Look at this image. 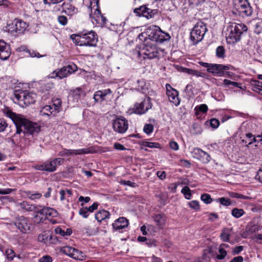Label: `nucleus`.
<instances>
[{"instance_id": "1", "label": "nucleus", "mask_w": 262, "mask_h": 262, "mask_svg": "<svg viewBox=\"0 0 262 262\" xmlns=\"http://www.w3.org/2000/svg\"><path fill=\"white\" fill-rule=\"evenodd\" d=\"M6 114L12 119L15 125L16 131L14 136L21 133L23 134L24 136H34L40 132L39 125L25 118L23 116L10 111H7Z\"/></svg>"}, {"instance_id": "2", "label": "nucleus", "mask_w": 262, "mask_h": 262, "mask_svg": "<svg viewBox=\"0 0 262 262\" xmlns=\"http://www.w3.org/2000/svg\"><path fill=\"white\" fill-rule=\"evenodd\" d=\"M227 30L229 34L227 41L229 44H233L241 40L242 35L247 31L248 27L243 23H230Z\"/></svg>"}, {"instance_id": "3", "label": "nucleus", "mask_w": 262, "mask_h": 262, "mask_svg": "<svg viewBox=\"0 0 262 262\" xmlns=\"http://www.w3.org/2000/svg\"><path fill=\"white\" fill-rule=\"evenodd\" d=\"M36 95L33 93H29L27 91H19L15 92L13 99L15 103H17L22 107L33 104L36 99Z\"/></svg>"}, {"instance_id": "4", "label": "nucleus", "mask_w": 262, "mask_h": 262, "mask_svg": "<svg viewBox=\"0 0 262 262\" xmlns=\"http://www.w3.org/2000/svg\"><path fill=\"white\" fill-rule=\"evenodd\" d=\"M207 31V28L205 23L201 21L198 22L190 32V39L193 44L196 45L201 41Z\"/></svg>"}, {"instance_id": "5", "label": "nucleus", "mask_w": 262, "mask_h": 262, "mask_svg": "<svg viewBox=\"0 0 262 262\" xmlns=\"http://www.w3.org/2000/svg\"><path fill=\"white\" fill-rule=\"evenodd\" d=\"M232 12L235 15L242 17L250 16L252 14L253 9L248 0H237Z\"/></svg>"}, {"instance_id": "6", "label": "nucleus", "mask_w": 262, "mask_h": 262, "mask_svg": "<svg viewBox=\"0 0 262 262\" xmlns=\"http://www.w3.org/2000/svg\"><path fill=\"white\" fill-rule=\"evenodd\" d=\"M140 50L138 52L139 56L144 55V59H149L158 58L159 51L157 47L150 42L144 43L140 46Z\"/></svg>"}, {"instance_id": "7", "label": "nucleus", "mask_w": 262, "mask_h": 262, "mask_svg": "<svg viewBox=\"0 0 262 262\" xmlns=\"http://www.w3.org/2000/svg\"><path fill=\"white\" fill-rule=\"evenodd\" d=\"M28 25L24 21L15 18L5 27V31L15 36L23 33L28 27Z\"/></svg>"}, {"instance_id": "8", "label": "nucleus", "mask_w": 262, "mask_h": 262, "mask_svg": "<svg viewBox=\"0 0 262 262\" xmlns=\"http://www.w3.org/2000/svg\"><path fill=\"white\" fill-rule=\"evenodd\" d=\"M112 127L115 132L124 134L128 128V121L122 116H116L113 120Z\"/></svg>"}, {"instance_id": "9", "label": "nucleus", "mask_w": 262, "mask_h": 262, "mask_svg": "<svg viewBox=\"0 0 262 262\" xmlns=\"http://www.w3.org/2000/svg\"><path fill=\"white\" fill-rule=\"evenodd\" d=\"M79 46L96 47L98 41L97 35L95 32L90 31L80 37Z\"/></svg>"}, {"instance_id": "10", "label": "nucleus", "mask_w": 262, "mask_h": 262, "mask_svg": "<svg viewBox=\"0 0 262 262\" xmlns=\"http://www.w3.org/2000/svg\"><path fill=\"white\" fill-rule=\"evenodd\" d=\"M148 5H143L134 10V13L139 17H144L147 19L153 18L158 13L157 9H151L148 7Z\"/></svg>"}, {"instance_id": "11", "label": "nucleus", "mask_w": 262, "mask_h": 262, "mask_svg": "<svg viewBox=\"0 0 262 262\" xmlns=\"http://www.w3.org/2000/svg\"><path fill=\"white\" fill-rule=\"evenodd\" d=\"M77 69V67L75 64L68 65V66L63 67L61 69L54 71L52 73L53 75L51 76V77L54 78L58 77L61 79L74 73Z\"/></svg>"}, {"instance_id": "12", "label": "nucleus", "mask_w": 262, "mask_h": 262, "mask_svg": "<svg viewBox=\"0 0 262 262\" xmlns=\"http://www.w3.org/2000/svg\"><path fill=\"white\" fill-rule=\"evenodd\" d=\"M97 152V150L95 149L93 146L89 148L79 149H63L62 151H60L58 154L59 156H70L73 155H82L88 154H94Z\"/></svg>"}, {"instance_id": "13", "label": "nucleus", "mask_w": 262, "mask_h": 262, "mask_svg": "<svg viewBox=\"0 0 262 262\" xmlns=\"http://www.w3.org/2000/svg\"><path fill=\"white\" fill-rule=\"evenodd\" d=\"M13 223L23 233H26L31 230V224L29 222L28 219L24 216L16 217Z\"/></svg>"}, {"instance_id": "14", "label": "nucleus", "mask_w": 262, "mask_h": 262, "mask_svg": "<svg viewBox=\"0 0 262 262\" xmlns=\"http://www.w3.org/2000/svg\"><path fill=\"white\" fill-rule=\"evenodd\" d=\"M200 64L204 67L207 68V72L212 73L214 76L222 74L223 71L222 70L226 69L227 68L221 64L209 63L204 62H200Z\"/></svg>"}, {"instance_id": "15", "label": "nucleus", "mask_w": 262, "mask_h": 262, "mask_svg": "<svg viewBox=\"0 0 262 262\" xmlns=\"http://www.w3.org/2000/svg\"><path fill=\"white\" fill-rule=\"evenodd\" d=\"M165 87L166 95L168 97L169 100L176 106L179 105L180 101L178 98V91L172 88L170 84L168 83L166 84Z\"/></svg>"}, {"instance_id": "16", "label": "nucleus", "mask_w": 262, "mask_h": 262, "mask_svg": "<svg viewBox=\"0 0 262 262\" xmlns=\"http://www.w3.org/2000/svg\"><path fill=\"white\" fill-rule=\"evenodd\" d=\"M192 153L193 158L204 164L209 163L211 159L210 156L208 153L199 148H194Z\"/></svg>"}, {"instance_id": "17", "label": "nucleus", "mask_w": 262, "mask_h": 262, "mask_svg": "<svg viewBox=\"0 0 262 262\" xmlns=\"http://www.w3.org/2000/svg\"><path fill=\"white\" fill-rule=\"evenodd\" d=\"M151 99L148 97L140 103L135 105V113L138 114H144L149 108H151Z\"/></svg>"}, {"instance_id": "18", "label": "nucleus", "mask_w": 262, "mask_h": 262, "mask_svg": "<svg viewBox=\"0 0 262 262\" xmlns=\"http://www.w3.org/2000/svg\"><path fill=\"white\" fill-rule=\"evenodd\" d=\"M11 54V49L9 44L4 40H0V59L2 60H7Z\"/></svg>"}, {"instance_id": "19", "label": "nucleus", "mask_w": 262, "mask_h": 262, "mask_svg": "<svg viewBox=\"0 0 262 262\" xmlns=\"http://www.w3.org/2000/svg\"><path fill=\"white\" fill-rule=\"evenodd\" d=\"M36 170L46 171L49 172H52L56 170L54 163L52 160H47L41 164H37L34 166Z\"/></svg>"}, {"instance_id": "20", "label": "nucleus", "mask_w": 262, "mask_h": 262, "mask_svg": "<svg viewBox=\"0 0 262 262\" xmlns=\"http://www.w3.org/2000/svg\"><path fill=\"white\" fill-rule=\"evenodd\" d=\"M112 93V91L110 89L96 91L93 95L95 103L102 102L105 99V97L107 95Z\"/></svg>"}, {"instance_id": "21", "label": "nucleus", "mask_w": 262, "mask_h": 262, "mask_svg": "<svg viewBox=\"0 0 262 262\" xmlns=\"http://www.w3.org/2000/svg\"><path fill=\"white\" fill-rule=\"evenodd\" d=\"M146 29V34H147L148 36V39L156 42L157 38L158 37V35L160 33V31L161 30L160 27L157 26L151 25Z\"/></svg>"}, {"instance_id": "22", "label": "nucleus", "mask_w": 262, "mask_h": 262, "mask_svg": "<svg viewBox=\"0 0 262 262\" xmlns=\"http://www.w3.org/2000/svg\"><path fill=\"white\" fill-rule=\"evenodd\" d=\"M128 221L124 217H120L113 223V228L115 230H120L127 227L128 225Z\"/></svg>"}, {"instance_id": "23", "label": "nucleus", "mask_w": 262, "mask_h": 262, "mask_svg": "<svg viewBox=\"0 0 262 262\" xmlns=\"http://www.w3.org/2000/svg\"><path fill=\"white\" fill-rule=\"evenodd\" d=\"M61 7L62 8L61 12L68 15L72 16L78 12L77 8L69 3H63Z\"/></svg>"}, {"instance_id": "24", "label": "nucleus", "mask_w": 262, "mask_h": 262, "mask_svg": "<svg viewBox=\"0 0 262 262\" xmlns=\"http://www.w3.org/2000/svg\"><path fill=\"white\" fill-rule=\"evenodd\" d=\"M22 209L27 211H32L35 213L37 209V206L30 204L27 201H23L18 204Z\"/></svg>"}, {"instance_id": "25", "label": "nucleus", "mask_w": 262, "mask_h": 262, "mask_svg": "<svg viewBox=\"0 0 262 262\" xmlns=\"http://www.w3.org/2000/svg\"><path fill=\"white\" fill-rule=\"evenodd\" d=\"M41 207V206L40 205L37 206V209L35 212L36 213H39L43 215H51L52 214V211L53 210L52 208L43 207L42 208L39 209V208ZM37 214H36L34 216V218H37Z\"/></svg>"}, {"instance_id": "26", "label": "nucleus", "mask_w": 262, "mask_h": 262, "mask_svg": "<svg viewBox=\"0 0 262 262\" xmlns=\"http://www.w3.org/2000/svg\"><path fill=\"white\" fill-rule=\"evenodd\" d=\"M55 111H54L53 107L51 105H45L39 111V114L40 116H47L49 117L51 115H53L54 116L56 115L54 114Z\"/></svg>"}, {"instance_id": "27", "label": "nucleus", "mask_w": 262, "mask_h": 262, "mask_svg": "<svg viewBox=\"0 0 262 262\" xmlns=\"http://www.w3.org/2000/svg\"><path fill=\"white\" fill-rule=\"evenodd\" d=\"M110 213L108 211L105 210H99L98 212H97L95 215V217L96 220L98 222H101L102 220L108 219L110 217Z\"/></svg>"}, {"instance_id": "28", "label": "nucleus", "mask_w": 262, "mask_h": 262, "mask_svg": "<svg viewBox=\"0 0 262 262\" xmlns=\"http://www.w3.org/2000/svg\"><path fill=\"white\" fill-rule=\"evenodd\" d=\"M21 191L26 197L31 200L39 199L42 196V194L39 192L33 193V192L29 190H22Z\"/></svg>"}, {"instance_id": "29", "label": "nucleus", "mask_w": 262, "mask_h": 262, "mask_svg": "<svg viewBox=\"0 0 262 262\" xmlns=\"http://www.w3.org/2000/svg\"><path fill=\"white\" fill-rule=\"evenodd\" d=\"M170 39V36L168 33H166L162 31L161 30L160 31V33L157 38V43H162L165 41H168Z\"/></svg>"}, {"instance_id": "30", "label": "nucleus", "mask_w": 262, "mask_h": 262, "mask_svg": "<svg viewBox=\"0 0 262 262\" xmlns=\"http://www.w3.org/2000/svg\"><path fill=\"white\" fill-rule=\"evenodd\" d=\"M95 14L96 15V18H95L96 21L99 23L101 21V25L106 24L107 19L101 14V11L98 8L96 9Z\"/></svg>"}, {"instance_id": "31", "label": "nucleus", "mask_w": 262, "mask_h": 262, "mask_svg": "<svg viewBox=\"0 0 262 262\" xmlns=\"http://www.w3.org/2000/svg\"><path fill=\"white\" fill-rule=\"evenodd\" d=\"M182 71L189 75H195L197 77H204L205 76V74L204 73L186 68L182 67Z\"/></svg>"}, {"instance_id": "32", "label": "nucleus", "mask_w": 262, "mask_h": 262, "mask_svg": "<svg viewBox=\"0 0 262 262\" xmlns=\"http://www.w3.org/2000/svg\"><path fill=\"white\" fill-rule=\"evenodd\" d=\"M154 221L159 226H162L165 224V215L162 214H156L153 217Z\"/></svg>"}, {"instance_id": "33", "label": "nucleus", "mask_w": 262, "mask_h": 262, "mask_svg": "<svg viewBox=\"0 0 262 262\" xmlns=\"http://www.w3.org/2000/svg\"><path fill=\"white\" fill-rule=\"evenodd\" d=\"M84 255L82 252L78 249L73 248V251L71 257L77 260H82L84 258Z\"/></svg>"}, {"instance_id": "34", "label": "nucleus", "mask_w": 262, "mask_h": 262, "mask_svg": "<svg viewBox=\"0 0 262 262\" xmlns=\"http://www.w3.org/2000/svg\"><path fill=\"white\" fill-rule=\"evenodd\" d=\"M225 52L226 50L224 47L223 46H220L216 49V56L219 58L223 59L225 57Z\"/></svg>"}, {"instance_id": "35", "label": "nucleus", "mask_w": 262, "mask_h": 262, "mask_svg": "<svg viewBox=\"0 0 262 262\" xmlns=\"http://www.w3.org/2000/svg\"><path fill=\"white\" fill-rule=\"evenodd\" d=\"M49 233L50 232H48L40 234L38 236V241L45 244H48Z\"/></svg>"}, {"instance_id": "36", "label": "nucleus", "mask_w": 262, "mask_h": 262, "mask_svg": "<svg viewBox=\"0 0 262 262\" xmlns=\"http://www.w3.org/2000/svg\"><path fill=\"white\" fill-rule=\"evenodd\" d=\"M244 213L245 211L243 209L234 208L231 211L232 215L236 219L241 217Z\"/></svg>"}, {"instance_id": "37", "label": "nucleus", "mask_w": 262, "mask_h": 262, "mask_svg": "<svg viewBox=\"0 0 262 262\" xmlns=\"http://www.w3.org/2000/svg\"><path fill=\"white\" fill-rule=\"evenodd\" d=\"M54 86V84L52 82H47L41 84L40 87V91L42 93L48 92L52 89Z\"/></svg>"}, {"instance_id": "38", "label": "nucleus", "mask_w": 262, "mask_h": 262, "mask_svg": "<svg viewBox=\"0 0 262 262\" xmlns=\"http://www.w3.org/2000/svg\"><path fill=\"white\" fill-rule=\"evenodd\" d=\"M53 106L54 107L53 108L54 111H55L54 114H56L60 111V108L61 107V100L60 99L57 98L53 100Z\"/></svg>"}, {"instance_id": "39", "label": "nucleus", "mask_w": 262, "mask_h": 262, "mask_svg": "<svg viewBox=\"0 0 262 262\" xmlns=\"http://www.w3.org/2000/svg\"><path fill=\"white\" fill-rule=\"evenodd\" d=\"M202 132L201 125L196 122L194 123L192 126V132L194 135L200 134Z\"/></svg>"}, {"instance_id": "40", "label": "nucleus", "mask_w": 262, "mask_h": 262, "mask_svg": "<svg viewBox=\"0 0 262 262\" xmlns=\"http://www.w3.org/2000/svg\"><path fill=\"white\" fill-rule=\"evenodd\" d=\"M181 193L184 195L185 199L190 200L191 197V190L188 186L184 187L181 190Z\"/></svg>"}, {"instance_id": "41", "label": "nucleus", "mask_w": 262, "mask_h": 262, "mask_svg": "<svg viewBox=\"0 0 262 262\" xmlns=\"http://www.w3.org/2000/svg\"><path fill=\"white\" fill-rule=\"evenodd\" d=\"M142 145L145 147L149 148H160L161 145L158 143L150 142L148 141H143Z\"/></svg>"}, {"instance_id": "42", "label": "nucleus", "mask_w": 262, "mask_h": 262, "mask_svg": "<svg viewBox=\"0 0 262 262\" xmlns=\"http://www.w3.org/2000/svg\"><path fill=\"white\" fill-rule=\"evenodd\" d=\"M216 201L220 202L221 205L227 207L231 205L230 200L225 197L219 198L216 200Z\"/></svg>"}, {"instance_id": "43", "label": "nucleus", "mask_w": 262, "mask_h": 262, "mask_svg": "<svg viewBox=\"0 0 262 262\" xmlns=\"http://www.w3.org/2000/svg\"><path fill=\"white\" fill-rule=\"evenodd\" d=\"M230 233L227 229H224L220 235L221 238L224 242H228L230 238Z\"/></svg>"}, {"instance_id": "44", "label": "nucleus", "mask_w": 262, "mask_h": 262, "mask_svg": "<svg viewBox=\"0 0 262 262\" xmlns=\"http://www.w3.org/2000/svg\"><path fill=\"white\" fill-rule=\"evenodd\" d=\"M73 248H74L70 246H65L61 249V252L71 257Z\"/></svg>"}, {"instance_id": "45", "label": "nucleus", "mask_w": 262, "mask_h": 262, "mask_svg": "<svg viewBox=\"0 0 262 262\" xmlns=\"http://www.w3.org/2000/svg\"><path fill=\"white\" fill-rule=\"evenodd\" d=\"M83 93H84V91L80 88H77L71 91V94L77 99L80 98Z\"/></svg>"}, {"instance_id": "46", "label": "nucleus", "mask_w": 262, "mask_h": 262, "mask_svg": "<svg viewBox=\"0 0 262 262\" xmlns=\"http://www.w3.org/2000/svg\"><path fill=\"white\" fill-rule=\"evenodd\" d=\"M201 200L204 202V203L208 204L211 203L212 199L210 194L208 193H204L201 196Z\"/></svg>"}, {"instance_id": "47", "label": "nucleus", "mask_w": 262, "mask_h": 262, "mask_svg": "<svg viewBox=\"0 0 262 262\" xmlns=\"http://www.w3.org/2000/svg\"><path fill=\"white\" fill-rule=\"evenodd\" d=\"M224 84L225 85L228 86L229 85H232L234 87L238 88L240 89H242L241 85L242 84L241 83H238L237 82L232 81L228 79H225L224 80Z\"/></svg>"}, {"instance_id": "48", "label": "nucleus", "mask_w": 262, "mask_h": 262, "mask_svg": "<svg viewBox=\"0 0 262 262\" xmlns=\"http://www.w3.org/2000/svg\"><path fill=\"white\" fill-rule=\"evenodd\" d=\"M188 205L191 208L194 209L195 210H199L200 208L199 202L198 201L193 200L190 201Z\"/></svg>"}, {"instance_id": "49", "label": "nucleus", "mask_w": 262, "mask_h": 262, "mask_svg": "<svg viewBox=\"0 0 262 262\" xmlns=\"http://www.w3.org/2000/svg\"><path fill=\"white\" fill-rule=\"evenodd\" d=\"M229 196L233 198L241 199L244 200H246L248 198V196H247L234 192H229Z\"/></svg>"}, {"instance_id": "50", "label": "nucleus", "mask_w": 262, "mask_h": 262, "mask_svg": "<svg viewBox=\"0 0 262 262\" xmlns=\"http://www.w3.org/2000/svg\"><path fill=\"white\" fill-rule=\"evenodd\" d=\"M223 66L226 67L227 68H226V69L222 70L223 71H222L223 74H221V75H215V76H222L223 75H226L229 77H231L232 76V75H233V73L231 72L227 71V70H229V67L228 66H225V65H223Z\"/></svg>"}, {"instance_id": "51", "label": "nucleus", "mask_w": 262, "mask_h": 262, "mask_svg": "<svg viewBox=\"0 0 262 262\" xmlns=\"http://www.w3.org/2000/svg\"><path fill=\"white\" fill-rule=\"evenodd\" d=\"M154 130V126L151 124H146L143 128L144 132L149 135L151 134Z\"/></svg>"}, {"instance_id": "52", "label": "nucleus", "mask_w": 262, "mask_h": 262, "mask_svg": "<svg viewBox=\"0 0 262 262\" xmlns=\"http://www.w3.org/2000/svg\"><path fill=\"white\" fill-rule=\"evenodd\" d=\"M219 251L220 254L217 255L216 258L219 260H222L226 257L227 255V251L224 248H220Z\"/></svg>"}, {"instance_id": "53", "label": "nucleus", "mask_w": 262, "mask_h": 262, "mask_svg": "<svg viewBox=\"0 0 262 262\" xmlns=\"http://www.w3.org/2000/svg\"><path fill=\"white\" fill-rule=\"evenodd\" d=\"M209 123L212 128L216 129L220 125V121L216 118H212L210 120Z\"/></svg>"}, {"instance_id": "54", "label": "nucleus", "mask_w": 262, "mask_h": 262, "mask_svg": "<svg viewBox=\"0 0 262 262\" xmlns=\"http://www.w3.org/2000/svg\"><path fill=\"white\" fill-rule=\"evenodd\" d=\"M26 52L29 53L30 57H36L37 58H40V57H43L45 56V55H40L38 52H37L34 50H30L28 49L26 51Z\"/></svg>"}, {"instance_id": "55", "label": "nucleus", "mask_w": 262, "mask_h": 262, "mask_svg": "<svg viewBox=\"0 0 262 262\" xmlns=\"http://www.w3.org/2000/svg\"><path fill=\"white\" fill-rule=\"evenodd\" d=\"M57 20L58 23L62 26H65L67 24L68 19L67 17L64 15H60L58 16Z\"/></svg>"}, {"instance_id": "56", "label": "nucleus", "mask_w": 262, "mask_h": 262, "mask_svg": "<svg viewBox=\"0 0 262 262\" xmlns=\"http://www.w3.org/2000/svg\"><path fill=\"white\" fill-rule=\"evenodd\" d=\"M79 214L84 218H87L89 215V213L87 210V207H82L79 210Z\"/></svg>"}, {"instance_id": "57", "label": "nucleus", "mask_w": 262, "mask_h": 262, "mask_svg": "<svg viewBox=\"0 0 262 262\" xmlns=\"http://www.w3.org/2000/svg\"><path fill=\"white\" fill-rule=\"evenodd\" d=\"M15 252L11 249H8L6 251V255L8 259L12 260L15 256Z\"/></svg>"}, {"instance_id": "58", "label": "nucleus", "mask_w": 262, "mask_h": 262, "mask_svg": "<svg viewBox=\"0 0 262 262\" xmlns=\"http://www.w3.org/2000/svg\"><path fill=\"white\" fill-rule=\"evenodd\" d=\"M246 138H249L250 139V141L248 142V145L252 144L253 142H258L257 139H256V137L252 135L251 133H247L246 134Z\"/></svg>"}, {"instance_id": "59", "label": "nucleus", "mask_w": 262, "mask_h": 262, "mask_svg": "<svg viewBox=\"0 0 262 262\" xmlns=\"http://www.w3.org/2000/svg\"><path fill=\"white\" fill-rule=\"evenodd\" d=\"M147 33V29H145L144 32H142L138 35V38L140 40L145 41L147 39H148V36Z\"/></svg>"}, {"instance_id": "60", "label": "nucleus", "mask_w": 262, "mask_h": 262, "mask_svg": "<svg viewBox=\"0 0 262 262\" xmlns=\"http://www.w3.org/2000/svg\"><path fill=\"white\" fill-rule=\"evenodd\" d=\"M7 126L6 121L3 119H0V133L4 132Z\"/></svg>"}, {"instance_id": "61", "label": "nucleus", "mask_w": 262, "mask_h": 262, "mask_svg": "<svg viewBox=\"0 0 262 262\" xmlns=\"http://www.w3.org/2000/svg\"><path fill=\"white\" fill-rule=\"evenodd\" d=\"M244 249L243 246H238L235 247L232 251V254L233 255H237L241 253Z\"/></svg>"}, {"instance_id": "62", "label": "nucleus", "mask_w": 262, "mask_h": 262, "mask_svg": "<svg viewBox=\"0 0 262 262\" xmlns=\"http://www.w3.org/2000/svg\"><path fill=\"white\" fill-rule=\"evenodd\" d=\"M58 241L57 237L56 236L52 235L50 233H49V243L48 244H56Z\"/></svg>"}, {"instance_id": "63", "label": "nucleus", "mask_w": 262, "mask_h": 262, "mask_svg": "<svg viewBox=\"0 0 262 262\" xmlns=\"http://www.w3.org/2000/svg\"><path fill=\"white\" fill-rule=\"evenodd\" d=\"M138 83L140 84L138 86V90L139 91H141L143 93H144V91L146 89L145 88V83L143 80H138Z\"/></svg>"}, {"instance_id": "64", "label": "nucleus", "mask_w": 262, "mask_h": 262, "mask_svg": "<svg viewBox=\"0 0 262 262\" xmlns=\"http://www.w3.org/2000/svg\"><path fill=\"white\" fill-rule=\"evenodd\" d=\"M52 258L49 255H45L39 259L38 262H52Z\"/></svg>"}]
</instances>
